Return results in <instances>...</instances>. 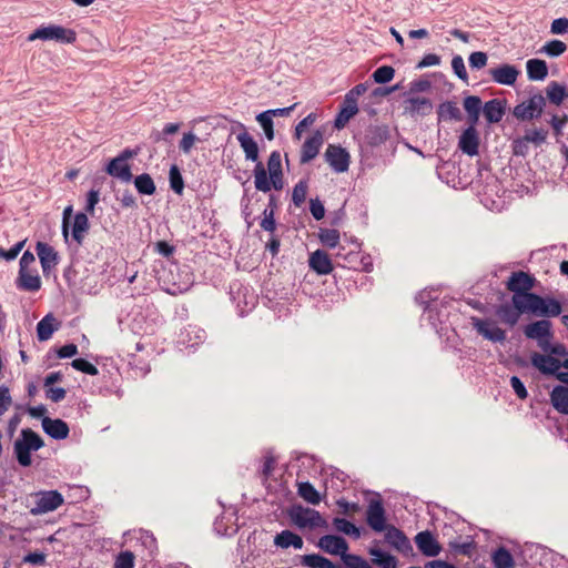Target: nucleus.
Returning a JSON list of instances; mask_svg holds the SVG:
<instances>
[{"label": "nucleus", "mask_w": 568, "mask_h": 568, "mask_svg": "<svg viewBox=\"0 0 568 568\" xmlns=\"http://www.w3.org/2000/svg\"><path fill=\"white\" fill-rule=\"evenodd\" d=\"M43 445V439L36 432L30 428L22 429L20 438L13 445L18 463L23 467L30 466L32 462L31 452L39 450Z\"/></svg>", "instance_id": "obj_1"}, {"label": "nucleus", "mask_w": 568, "mask_h": 568, "mask_svg": "<svg viewBox=\"0 0 568 568\" xmlns=\"http://www.w3.org/2000/svg\"><path fill=\"white\" fill-rule=\"evenodd\" d=\"M37 39L44 41L53 40L59 43H73L77 40V33L74 30L62 26L49 24L36 29L28 37L29 41H34Z\"/></svg>", "instance_id": "obj_2"}, {"label": "nucleus", "mask_w": 568, "mask_h": 568, "mask_svg": "<svg viewBox=\"0 0 568 568\" xmlns=\"http://www.w3.org/2000/svg\"><path fill=\"white\" fill-rule=\"evenodd\" d=\"M290 517L301 529L328 528L326 519L313 508L295 506L291 509Z\"/></svg>", "instance_id": "obj_3"}, {"label": "nucleus", "mask_w": 568, "mask_h": 568, "mask_svg": "<svg viewBox=\"0 0 568 568\" xmlns=\"http://www.w3.org/2000/svg\"><path fill=\"white\" fill-rule=\"evenodd\" d=\"M138 155V151L125 149L118 156L112 159L105 168V172L121 182L129 183L133 175L128 161Z\"/></svg>", "instance_id": "obj_4"}, {"label": "nucleus", "mask_w": 568, "mask_h": 568, "mask_svg": "<svg viewBox=\"0 0 568 568\" xmlns=\"http://www.w3.org/2000/svg\"><path fill=\"white\" fill-rule=\"evenodd\" d=\"M546 105V99L540 94H534L514 108V115L521 121L539 118Z\"/></svg>", "instance_id": "obj_5"}, {"label": "nucleus", "mask_w": 568, "mask_h": 568, "mask_svg": "<svg viewBox=\"0 0 568 568\" xmlns=\"http://www.w3.org/2000/svg\"><path fill=\"white\" fill-rule=\"evenodd\" d=\"M254 185L257 191L268 192L272 187L282 190L284 186L283 173L268 174L262 162H257L254 168Z\"/></svg>", "instance_id": "obj_6"}, {"label": "nucleus", "mask_w": 568, "mask_h": 568, "mask_svg": "<svg viewBox=\"0 0 568 568\" xmlns=\"http://www.w3.org/2000/svg\"><path fill=\"white\" fill-rule=\"evenodd\" d=\"M470 320L473 327L485 339L494 343H503L506 341V332L497 325L496 321L479 317H471Z\"/></svg>", "instance_id": "obj_7"}, {"label": "nucleus", "mask_w": 568, "mask_h": 568, "mask_svg": "<svg viewBox=\"0 0 568 568\" xmlns=\"http://www.w3.org/2000/svg\"><path fill=\"white\" fill-rule=\"evenodd\" d=\"M530 363L542 375L555 376L560 374L561 359L552 356L550 353L541 354L534 352L530 355Z\"/></svg>", "instance_id": "obj_8"}, {"label": "nucleus", "mask_w": 568, "mask_h": 568, "mask_svg": "<svg viewBox=\"0 0 568 568\" xmlns=\"http://www.w3.org/2000/svg\"><path fill=\"white\" fill-rule=\"evenodd\" d=\"M63 504L62 495L57 490L40 491L37 494L36 506L31 509L32 515H41L58 509Z\"/></svg>", "instance_id": "obj_9"}, {"label": "nucleus", "mask_w": 568, "mask_h": 568, "mask_svg": "<svg viewBox=\"0 0 568 568\" xmlns=\"http://www.w3.org/2000/svg\"><path fill=\"white\" fill-rule=\"evenodd\" d=\"M366 521L377 532H382L388 527L386 525L385 509L379 497L369 500L366 509Z\"/></svg>", "instance_id": "obj_10"}, {"label": "nucleus", "mask_w": 568, "mask_h": 568, "mask_svg": "<svg viewBox=\"0 0 568 568\" xmlns=\"http://www.w3.org/2000/svg\"><path fill=\"white\" fill-rule=\"evenodd\" d=\"M324 156L336 173H344L349 168V153L341 145L329 144Z\"/></svg>", "instance_id": "obj_11"}, {"label": "nucleus", "mask_w": 568, "mask_h": 568, "mask_svg": "<svg viewBox=\"0 0 568 568\" xmlns=\"http://www.w3.org/2000/svg\"><path fill=\"white\" fill-rule=\"evenodd\" d=\"M385 540L397 551L408 555L413 551L412 544L406 535L395 526H388L385 530Z\"/></svg>", "instance_id": "obj_12"}, {"label": "nucleus", "mask_w": 568, "mask_h": 568, "mask_svg": "<svg viewBox=\"0 0 568 568\" xmlns=\"http://www.w3.org/2000/svg\"><path fill=\"white\" fill-rule=\"evenodd\" d=\"M544 302V297L531 292L513 294L511 303L521 313L536 312Z\"/></svg>", "instance_id": "obj_13"}, {"label": "nucleus", "mask_w": 568, "mask_h": 568, "mask_svg": "<svg viewBox=\"0 0 568 568\" xmlns=\"http://www.w3.org/2000/svg\"><path fill=\"white\" fill-rule=\"evenodd\" d=\"M476 124H470L459 136L458 148L463 153L468 156H475L479 152V134L475 128Z\"/></svg>", "instance_id": "obj_14"}, {"label": "nucleus", "mask_w": 568, "mask_h": 568, "mask_svg": "<svg viewBox=\"0 0 568 568\" xmlns=\"http://www.w3.org/2000/svg\"><path fill=\"white\" fill-rule=\"evenodd\" d=\"M324 142L323 133L316 130L310 138L305 140L301 149L300 162L302 164L308 163L315 159Z\"/></svg>", "instance_id": "obj_15"}, {"label": "nucleus", "mask_w": 568, "mask_h": 568, "mask_svg": "<svg viewBox=\"0 0 568 568\" xmlns=\"http://www.w3.org/2000/svg\"><path fill=\"white\" fill-rule=\"evenodd\" d=\"M317 546L325 552L334 556L345 555V551H348L347 541L336 535H325L318 539Z\"/></svg>", "instance_id": "obj_16"}, {"label": "nucleus", "mask_w": 568, "mask_h": 568, "mask_svg": "<svg viewBox=\"0 0 568 568\" xmlns=\"http://www.w3.org/2000/svg\"><path fill=\"white\" fill-rule=\"evenodd\" d=\"M36 251L39 256L43 274H49L59 263L57 251L43 242L37 243Z\"/></svg>", "instance_id": "obj_17"}, {"label": "nucleus", "mask_w": 568, "mask_h": 568, "mask_svg": "<svg viewBox=\"0 0 568 568\" xmlns=\"http://www.w3.org/2000/svg\"><path fill=\"white\" fill-rule=\"evenodd\" d=\"M535 285V278L526 272H514L507 281V288L514 294L530 292Z\"/></svg>", "instance_id": "obj_18"}, {"label": "nucleus", "mask_w": 568, "mask_h": 568, "mask_svg": "<svg viewBox=\"0 0 568 568\" xmlns=\"http://www.w3.org/2000/svg\"><path fill=\"white\" fill-rule=\"evenodd\" d=\"M493 81L503 85H514L520 71L511 64H501L488 71Z\"/></svg>", "instance_id": "obj_19"}, {"label": "nucleus", "mask_w": 568, "mask_h": 568, "mask_svg": "<svg viewBox=\"0 0 568 568\" xmlns=\"http://www.w3.org/2000/svg\"><path fill=\"white\" fill-rule=\"evenodd\" d=\"M415 542L419 551L427 557H435L442 550L439 542L428 530L418 532L415 536Z\"/></svg>", "instance_id": "obj_20"}, {"label": "nucleus", "mask_w": 568, "mask_h": 568, "mask_svg": "<svg viewBox=\"0 0 568 568\" xmlns=\"http://www.w3.org/2000/svg\"><path fill=\"white\" fill-rule=\"evenodd\" d=\"M551 322L548 320H539L524 327V334L527 338L538 341L544 337H554L551 331Z\"/></svg>", "instance_id": "obj_21"}, {"label": "nucleus", "mask_w": 568, "mask_h": 568, "mask_svg": "<svg viewBox=\"0 0 568 568\" xmlns=\"http://www.w3.org/2000/svg\"><path fill=\"white\" fill-rule=\"evenodd\" d=\"M42 428L47 435L54 439H64L69 435V426L62 419H52L50 417L42 418Z\"/></svg>", "instance_id": "obj_22"}, {"label": "nucleus", "mask_w": 568, "mask_h": 568, "mask_svg": "<svg viewBox=\"0 0 568 568\" xmlns=\"http://www.w3.org/2000/svg\"><path fill=\"white\" fill-rule=\"evenodd\" d=\"M243 131L237 134L236 139L245 154V159L252 162H258V145L256 141L248 134L244 125L241 124Z\"/></svg>", "instance_id": "obj_23"}, {"label": "nucleus", "mask_w": 568, "mask_h": 568, "mask_svg": "<svg viewBox=\"0 0 568 568\" xmlns=\"http://www.w3.org/2000/svg\"><path fill=\"white\" fill-rule=\"evenodd\" d=\"M18 286L28 292H37L41 288V278L36 270H19Z\"/></svg>", "instance_id": "obj_24"}, {"label": "nucleus", "mask_w": 568, "mask_h": 568, "mask_svg": "<svg viewBox=\"0 0 568 568\" xmlns=\"http://www.w3.org/2000/svg\"><path fill=\"white\" fill-rule=\"evenodd\" d=\"M433 110V104L428 98L412 97L405 100V111L412 115H426Z\"/></svg>", "instance_id": "obj_25"}, {"label": "nucleus", "mask_w": 568, "mask_h": 568, "mask_svg": "<svg viewBox=\"0 0 568 568\" xmlns=\"http://www.w3.org/2000/svg\"><path fill=\"white\" fill-rule=\"evenodd\" d=\"M308 263L310 267L320 275H326L333 271V265L327 253L321 250L311 254Z\"/></svg>", "instance_id": "obj_26"}, {"label": "nucleus", "mask_w": 568, "mask_h": 568, "mask_svg": "<svg viewBox=\"0 0 568 568\" xmlns=\"http://www.w3.org/2000/svg\"><path fill=\"white\" fill-rule=\"evenodd\" d=\"M550 403L558 413L568 415V387L555 386L550 393Z\"/></svg>", "instance_id": "obj_27"}, {"label": "nucleus", "mask_w": 568, "mask_h": 568, "mask_svg": "<svg viewBox=\"0 0 568 568\" xmlns=\"http://www.w3.org/2000/svg\"><path fill=\"white\" fill-rule=\"evenodd\" d=\"M358 112L357 101L344 99L343 106L335 118L334 125L336 129H343L346 123Z\"/></svg>", "instance_id": "obj_28"}, {"label": "nucleus", "mask_w": 568, "mask_h": 568, "mask_svg": "<svg viewBox=\"0 0 568 568\" xmlns=\"http://www.w3.org/2000/svg\"><path fill=\"white\" fill-rule=\"evenodd\" d=\"M274 544L283 549L288 547L302 549L304 545L302 537L291 530H283L277 534L274 538Z\"/></svg>", "instance_id": "obj_29"}, {"label": "nucleus", "mask_w": 568, "mask_h": 568, "mask_svg": "<svg viewBox=\"0 0 568 568\" xmlns=\"http://www.w3.org/2000/svg\"><path fill=\"white\" fill-rule=\"evenodd\" d=\"M527 75L531 81H541L548 75V67L544 60L530 59L526 63Z\"/></svg>", "instance_id": "obj_30"}, {"label": "nucleus", "mask_w": 568, "mask_h": 568, "mask_svg": "<svg viewBox=\"0 0 568 568\" xmlns=\"http://www.w3.org/2000/svg\"><path fill=\"white\" fill-rule=\"evenodd\" d=\"M495 313L503 323L509 326L516 325L521 314L514 304H501L496 307Z\"/></svg>", "instance_id": "obj_31"}, {"label": "nucleus", "mask_w": 568, "mask_h": 568, "mask_svg": "<svg viewBox=\"0 0 568 568\" xmlns=\"http://www.w3.org/2000/svg\"><path fill=\"white\" fill-rule=\"evenodd\" d=\"M369 555L373 557L372 561L374 565H377L381 568H397L398 561L395 556L384 552L378 548H371L368 550Z\"/></svg>", "instance_id": "obj_32"}, {"label": "nucleus", "mask_w": 568, "mask_h": 568, "mask_svg": "<svg viewBox=\"0 0 568 568\" xmlns=\"http://www.w3.org/2000/svg\"><path fill=\"white\" fill-rule=\"evenodd\" d=\"M483 112L489 123H497L503 119L504 106L500 100L494 99L485 103Z\"/></svg>", "instance_id": "obj_33"}, {"label": "nucleus", "mask_w": 568, "mask_h": 568, "mask_svg": "<svg viewBox=\"0 0 568 568\" xmlns=\"http://www.w3.org/2000/svg\"><path fill=\"white\" fill-rule=\"evenodd\" d=\"M89 230V220L85 213H77L72 225V237L78 244H82Z\"/></svg>", "instance_id": "obj_34"}, {"label": "nucleus", "mask_w": 568, "mask_h": 568, "mask_svg": "<svg viewBox=\"0 0 568 568\" xmlns=\"http://www.w3.org/2000/svg\"><path fill=\"white\" fill-rule=\"evenodd\" d=\"M481 108L480 98L476 95H469L464 99V109L468 114L470 124H477Z\"/></svg>", "instance_id": "obj_35"}, {"label": "nucleus", "mask_w": 568, "mask_h": 568, "mask_svg": "<svg viewBox=\"0 0 568 568\" xmlns=\"http://www.w3.org/2000/svg\"><path fill=\"white\" fill-rule=\"evenodd\" d=\"M301 564L308 568H342L339 566H336L326 557H323L317 554L302 556Z\"/></svg>", "instance_id": "obj_36"}, {"label": "nucleus", "mask_w": 568, "mask_h": 568, "mask_svg": "<svg viewBox=\"0 0 568 568\" xmlns=\"http://www.w3.org/2000/svg\"><path fill=\"white\" fill-rule=\"evenodd\" d=\"M562 307L560 302L551 297H544V302L539 305L538 310L534 314L539 316L556 317L561 314Z\"/></svg>", "instance_id": "obj_37"}, {"label": "nucleus", "mask_w": 568, "mask_h": 568, "mask_svg": "<svg viewBox=\"0 0 568 568\" xmlns=\"http://www.w3.org/2000/svg\"><path fill=\"white\" fill-rule=\"evenodd\" d=\"M547 99L555 105H560L567 97L565 85L551 81L546 88Z\"/></svg>", "instance_id": "obj_38"}, {"label": "nucleus", "mask_w": 568, "mask_h": 568, "mask_svg": "<svg viewBox=\"0 0 568 568\" xmlns=\"http://www.w3.org/2000/svg\"><path fill=\"white\" fill-rule=\"evenodd\" d=\"M491 558L495 568H514L515 566L511 554L505 547H499Z\"/></svg>", "instance_id": "obj_39"}, {"label": "nucleus", "mask_w": 568, "mask_h": 568, "mask_svg": "<svg viewBox=\"0 0 568 568\" xmlns=\"http://www.w3.org/2000/svg\"><path fill=\"white\" fill-rule=\"evenodd\" d=\"M297 493L305 501L312 505H318L321 501L320 493L308 481L300 483Z\"/></svg>", "instance_id": "obj_40"}, {"label": "nucleus", "mask_w": 568, "mask_h": 568, "mask_svg": "<svg viewBox=\"0 0 568 568\" xmlns=\"http://www.w3.org/2000/svg\"><path fill=\"white\" fill-rule=\"evenodd\" d=\"M134 185L139 193L152 195L155 192L153 179L148 173H142L134 179Z\"/></svg>", "instance_id": "obj_41"}, {"label": "nucleus", "mask_w": 568, "mask_h": 568, "mask_svg": "<svg viewBox=\"0 0 568 568\" xmlns=\"http://www.w3.org/2000/svg\"><path fill=\"white\" fill-rule=\"evenodd\" d=\"M333 525L337 531L343 532L347 536H352L356 539L359 538L361 536L359 529L353 523L348 521L345 518H334Z\"/></svg>", "instance_id": "obj_42"}, {"label": "nucleus", "mask_w": 568, "mask_h": 568, "mask_svg": "<svg viewBox=\"0 0 568 568\" xmlns=\"http://www.w3.org/2000/svg\"><path fill=\"white\" fill-rule=\"evenodd\" d=\"M53 321H54V318L52 316L47 315L38 323L37 334H38L39 341H47L52 336V334L55 329L53 326Z\"/></svg>", "instance_id": "obj_43"}, {"label": "nucleus", "mask_w": 568, "mask_h": 568, "mask_svg": "<svg viewBox=\"0 0 568 568\" xmlns=\"http://www.w3.org/2000/svg\"><path fill=\"white\" fill-rule=\"evenodd\" d=\"M395 70L390 65H382L373 73V79L376 83L384 84L393 80Z\"/></svg>", "instance_id": "obj_44"}, {"label": "nucleus", "mask_w": 568, "mask_h": 568, "mask_svg": "<svg viewBox=\"0 0 568 568\" xmlns=\"http://www.w3.org/2000/svg\"><path fill=\"white\" fill-rule=\"evenodd\" d=\"M439 116L444 120H460L462 113L456 104L446 102L439 106Z\"/></svg>", "instance_id": "obj_45"}, {"label": "nucleus", "mask_w": 568, "mask_h": 568, "mask_svg": "<svg viewBox=\"0 0 568 568\" xmlns=\"http://www.w3.org/2000/svg\"><path fill=\"white\" fill-rule=\"evenodd\" d=\"M344 565L348 568H371V565L361 556L348 554L345 551V555L341 556Z\"/></svg>", "instance_id": "obj_46"}, {"label": "nucleus", "mask_w": 568, "mask_h": 568, "mask_svg": "<svg viewBox=\"0 0 568 568\" xmlns=\"http://www.w3.org/2000/svg\"><path fill=\"white\" fill-rule=\"evenodd\" d=\"M567 50V45L565 42L560 40H551L548 41L541 49V52L546 53L549 57H559Z\"/></svg>", "instance_id": "obj_47"}, {"label": "nucleus", "mask_w": 568, "mask_h": 568, "mask_svg": "<svg viewBox=\"0 0 568 568\" xmlns=\"http://www.w3.org/2000/svg\"><path fill=\"white\" fill-rule=\"evenodd\" d=\"M256 121L262 126L265 136L268 141H272L274 139V128H273V120L270 116V112H262L256 116Z\"/></svg>", "instance_id": "obj_48"}, {"label": "nucleus", "mask_w": 568, "mask_h": 568, "mask_svg": "<svg viewBox=\"0 0 568 568\" xmlns=\"http://www.w3.org/2000/svg\"><path fill=\"white\" fill-rule=\"evenodd\" d=\"M320 240L325 246L335 247L339 243V232L334 229L321 230Z\"/></svg>", "instance_id": "obj_49"}, {"label": "nucleus", "mask_w": 568, "mask_h": 568, "mask_svg": "<svg viewBox=\"0 0 568 568\" xmlns=\"http://www.w3.org/2000/svg\"><path fill=\"white\" fill-rule=\"evenodd\" d=\"M170 178V186L171 189L178 193L181 194L184 189V183L182 175L180 173V170L176 165H172L169 172Z\"/></svg>", "instance_id": "obj_50"}, {"label": "nucleus", "mask_w": 568, "mask_h": 568, "mask_svg": "<svg viewBox=\"0 0 568 568\" xmlns=\"http://www.w3.org/2000/svg\"><path fill=\"white\" fill-rule=\"evenodd\" d=\"M308 185L307 182L302 180L293 189L292 201L296 206H301L306 199Z\"/></svg>", "instance_id": "obj_51"}, {"label": "nucleus", "mask_w": 568, "mask_h": 568, "mask_svg": "<svg viewBox=\"0 0 568 568\" xmlns=\"http://www.w3.org/2000/svg\"><path fill=\"white\" fill-rule=\"evenodd\" d=\"M134 558L132 551H122L116 556L113 568H134Z\"/></svg>", "instance_id": "obj_52"}, {"label": "nucleus", "mask_w": 568, "mask_h": 568, "mask_svg": "<svg viewBox=\"0 0 568 568\" xmlns=\"http://www.w3.org/2000/svg\"><path fill=\"white\" fill-rule=\"evenodd\" d=\"M72 367L77 371L94 376L99 373L98 368L84 358L73 359L71 363Z\"/></svg>", "instance_id": "obj_53"}, {"label": "nucleus", "mask_w": 568, "mask_h": 568, "mask_svg": "<svg viewBox=\"0 0 568 568\" xmlns=\"http://www.w3.org/2000/svg\"><path fill=\"white\" fill-rule=\"evenodd\" d=\"M548 132L544 129H534L526 132L524 135L525 140L528 143H534L535 145H540L546 141Z\"/></svg>", "instance_id": "obj_54"}, {"label": "nucleus", "mask_w": 568, "mask_h": 568, "mask_svg": "<svg viewBox=\"0 0 568 568\" xmlns=\"http://www.w3.org/2000/svg\"><path fill=\"white\" fill-rule=\"evenodd\" d=\"M267 171L268 174L283 173L282 172V159L281 153L278 151H273L270 154L267 161Z\"/></svg>", "instance_id": "obj_55"}, {"label": "nucleus", "mask_w": 568, "mask_h": 568, "mask_svg": "<svg viewBox=\"0 0 568 568\" xmlns=\"http://www.w3.org/2000/svg\"><path fill=\"white\" fill-rule=\"evenodd\" d=\"M452 68L454 73L463 81L468 80V74L464 63V59L460 55H455L452 60Z\"/></svg>", "instance_id": "obj_56"}, {"label": "nucleus", "mask_w": 568, "mask_h": 568, "mask_svg": "<svg viewBox=\"0 0 568 568\" xmlns=\"http://www.w3.org/2000/svg\"><path fill=\"white\" fill-rule=\"evenodd\" d=\"M488 57L485 52L476 51L469 55V65L473 69H481L487 64Z\"/></svg>", "instance_id": "obj_57"}, {"label": "nucleus", "mask_w": 568, "mask_h": 568, "mask_svg": "<svg viewBox=\"0 0 568 568\" xmlns=\"http://www.w3.org/2000/svg\"><path fill=\"white\" fill-rule=\"evenodd\" d=\"M12 397L10 390L6 386H0V417L10 408Z\"/></svg>", "instance_id": "obj_58"}, {"label": "nucleus", "mask_w": 568, "mask_h": 568, "mask_svg": "<svg viewBox=\"0 0 568 568\" xmlns=\"http://www.w3.org/2000/svg\"><path fill=\"white\" fill-rule=\"evenodd\" d=\"M263 220L261 221V227L264 230V231H267V232H271L273 233L276 229V223H275V220H274V211L273 210H264L263 212Z\"/></svg>", "instance_id": "obj_59"}, {"label": "nucleus", "mask_w": 568, "mask_h": 568, "mask_svg": "<svg viewBox=\"0 0 568 568\" xmlns=\"http://www.w3.org/2000/svg\"><path fill=\"white\" fill-rule=\"evenodd\" d=\"M24 244H26V240L18 242L8 251L0 248V256L7 261H12L19 255V253L23 248Z\"/></svg>", "instance_id": "obj_60"}, {"label": "nucleus", "mask_w": 568, "mask_h": 568, "mask_svg": "<svg viewBox=\"0 0 568 568\" xmlns=\"http://www.w3.org/2000/svg\"><path fill=\"white\" fill-rule=\"evenodd\" d=\"M510 385L519 399H526L528 397V392L519 377L511 376Z\"/></svg>", "instance_id": "obj_61"}, {"label": "nucleus", "mask_w": 568, "mask_h": 568, "mask_svg": "<svg viewBox=\"0 0 568 568\" xmlns=\"http://www.w3.org/2000/svg\"><path fill=\"white\" fill-rule=\"evenodd\" d=\"M196 140H197V138H196V135L194 133H192V132L184 133L183 138H182V140L180 142L181 151L183 153H185V154L190 153V151L194 146Z\"/></svg>", "instance_id": "obj_62"}, {"label": "nucleus", "mask_w": 568, "mask_h": 568, "mask_svg": "<svg viewBox=\"0 0 568 568\" xmlns=\"http://www.w3.org/2000/svg\"><path fill=\"white\" fill-rule=\"evenodd\" d=\"M310 211L313 217L317 221L322 220L325 215L324 205L318 199H312L310 201Z\"/></svg>", "instance_id": "obj_63"}, {"label": "nucleus", "mask_w": 568, "mask_h": 568, "mask_svg": "<svg viewBox=\"0 0 568 568\" xmlns=\"http://www.w3.org/2000/svg\"><path fill=\"white\" fill-rule=\"evenodd\" d=\"M550 32L554 34H564L568 32V19L558 18L551 22Z\"/></svg>", "instance_id": "obj_64"}]
</instances>
